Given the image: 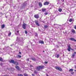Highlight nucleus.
Instances as JSON below:
<instances>
[{
    "label": "nucleus",
    "instance_id": "412c9836",
    "mask_svg": "<svg viewBox=\"0 0 76 76\" xmlns=\"http://www.w3.org/2000/svg\"><path fill=\"white\" fill-rule=\"evenodd\" d=\"M58 10L60 12H61V11L62 10V9L60 8V9H59Z\"/></svg>",
    "mask_w": 76,
    "mask_h": 76
},
{
    "label": "nucleus",
    "instance_id": "1a4fd4ad",
    "mask_svg": "<svg viewBox=\"0 0 76 76\" xmlns=\"http://www.w3.org/2000/svg\"><path fill=\"white\" fill-rule=\"evenodd\" d=\"M70 39L71 40V41H74L75 42H76V40L74 38H70Z\"/></svg>",
    "mask_w": 76,
    "mask_h": 76
},
{
    "label": "nucleus",
    "instance_id": "b1692460",
    "mask_svg": "<svg viewBox=\"0 0 76 76\" xmlns=\"http://www.w3.org/2000/svg\"><path fill=\"white\" fill-rule=\"evenodd\" d=\"M0 61H3V59L1 57H0Z\"/></svg>",
    "mask_w": 76,
    "mask_h": 76
},
{
    "label": "nucleus",
    "instance_id": "473e14b6",
    "mask_svg": "<svg viewBox=\"0 0 76 76\" xmlns=\"http://www.w3.org/2000/svg\"><path fill=\"white\" fill-rule=\"evenodd\" d=\"M24 76H28V75L26 74H24Z\"/></svg>",
    "mask_w": 76,
    "mask_h": 76
},
{
    "label": "nucleus",
    "instance_id": "864d4df0",
    "mask_svg": "<svg viewBox=\"0 0 76 76\" xmlns=\"http://www.w3.org/2000/svg\"><path fill=\"white\" fill-rule=\"evenodd\" d=\"M16 35H17V34H16Z\"/></svg>",
    "mask_w": 76,
    "mask_h": 76
},
{
    "label": "nucleus",
    "instance_id": "a878e982",
    "mask_svg": "<svg viewBox=\"0 0 76 76\" xmlns=\"http://www.w3.org/2000/svg\"><path fill=\"white\" fill-rule=\"evenodd\" d=\"M69 22H72L73 21V20L72 19H70L69 20Z\"/></svg>",
    "mask_w": 76,
    "mask_h": 76
},
{
    "label": "nucleus",
    "instance_id": "f8f14e48",
    "mask_svg": "<svg viewBox=\"0 0 76 76\" xmlns=\"http://www.w3.org/2000/svg\"><path fill=\"white\" fill-rule=\"evenodd\" d=\"M72 32L73 33V34H75V32H76V31H75V30L72 29Z\"/></svg>",
    "mask_w": 76,
    "mask_h": 76
},
{
    "label": "nucleus",
    "instance_id": "9d476101",
    "mask_svg": "<svg viewBox=\"0 0 76 76\" xmlns=\"http://www.w3.org/2000/svg\"><path fill=\"white\" fill-rule=\"evenodd\" d=\"M39 6L40 7H42V3H41V2L39 3Z\"/></svg>",
    "mask_w": 76,
    "mask_h": 76
},
{
    "label": "nucleus",
    "instance_id": "de8ad7c7",
    "mask_svg": "<svg viewBox=\"0 0 76 76\" xmlns=\"http://www.w3.org/2000/svg\"><path fill=\"white\" fill-rule=\"evenodd\" d=\"M0 65H2V63H1V64H0Z\"/></svg>",
    "mask_w": 76,
    "mask_h": 76
},
{
    "label": "nucleus",
    "instance_id": "a18cd8bd",
    "mask_svg": "<svg viewBox=\"0 0 76 76\" xmlns=\"http://www.w3.org/2000/svg\"><path fill=\"white\" fill-rule=\"evenodd\" d=\"M32 76H34V74H32Z\"/></svg>",
    "mask_w": 76,
    "mask_h": 76
},
{
    "label": "nucleus",
    "instance_id": "423d86ee",
    "mask_svg": "<svg viewBox=\"0 0 76 76\" xmlns=\"http://www.w3.org/2000/svg\"><path fill=\"white\" fill-rule=\"evenodd\" d=\"M68 48L67 49V50L68 51H70V50H71V47H70V45H69V46H68Z\"/></svg>",
    "mask_w": 76,
    "mask_h": 76
},
{
    "label": "nucleus",
    "instance_id": "ea45409f",
    "mask_svg": "<svg viewBox=\"0 0 76 76\" xmlns=\"http://www.w3.org/2000/svg\"><path fill=\"white\" fill-rule=\"evenodd\" d=\"M29 61V58H28L27 59V61Z\"/></svg>",
    "mask_w": 76,
    "mask_h": 76
},
{
    "label": "nucleus",
    "instance_id": "37998d69",
    "mask_svg": "<svg viewBox=\"0 0 76 76\" xmlns=\"http://www.w3.org/2000/svg\"><path fill=\"white\" fill-rule=\"evenodd\" d=\"M25 5H25V4H24V5H23V7H24V6H25Z\"/></svg>",
    "mask_w": 76,
    "mask_h": 76
},
{
    "label": "nucleus",
    "instance_id": "39448f33",
    "mask_svg": "<svg viewBox=\"0 0 76 76\" xmlns=\"http://www.w3.org/2000/svg\"><path fill=\"white\" fill-rule=\"evenodd\" d=\"M10 62L11 63H13V64H15V61L13 60H11L10 61Z\"/></svg>",
    "mask_w": 76,
    "mask_h": 76
},
{
    "label": "nucleus",
    "instance_id": "bb28decb",
    "mask_svg": "<svg viewBox=\"0 0 76 76\" xmlns=\"http://www.w3.org/2000/svg\"><path fill=\"white\" fill-rule=\"evenodd\" d=\"M45 28H48V26L45 25L44 26Z\"/></svg>",
    "mask_w": 76,
    "mask_h": 76
},
{
    "label": "nucleus",
    "instance_id": "79ce46f5",
    "mask_svg": "<svg viewBox=\"0 0 76 76\" xmlns=\"http://www.w3.org/2000/svg\"><path fill=\"white\" fill-rule=\"evenodd\" d=\"M73 73H74V72H72L71 73L72 75H73Z\"/></svg>",
    "mask_w": 76,
    "mask_h": 76
},
{
    "label": "nucleus",
    "instance_id": "2f4dec72",
    "mask_svg": "<svg viewBox=\"0 0 76 76\" xmlns=\"http://www.w3.org/2000/svg\"><path fill=\"white\" fill-rule=\"evenodd\" d=\"M45 15H48V12H46L44 13Z\"/></svg>",
    "mask_w": 76,
    "mask_h": 76
},
{
    "label": "nucleus",
    "instance_id": "c9c22d12",
    "mask_svg": "<svg viewBox=\"0 0 76 76\" xmlns=\"http://www.w3.org/2000/svg\"><path fill=\"white\" fill-rule=\"evenodd\" d=\"M74 28H75V29H76V26H75Z\"/></svg>",
    "mask_w": 76,
    "mask_h": 76
},
{
    "label": "nucleus",
    "instance_id": "ddd939ff",
    "mask_svg": "<svg viewBox=\"0 0 76 76\" xmlns=\"http://www.w3.org/2000/svg\"><path fill=\"white\" fill-rule=\"evenodd\" d=\"M15 68L17 70H19V67L17 65L15 66Z\"/></svg>",
    "mask_w": 76,
    "mask_h": 76
},
{
    "label": "nucleus",
    "instance_id": "6ab92c4d",
    "mask_svg": "<svg viewBox=\"0 0 76 76\" xmlns=\"http://www.w3.org/2000/svg\"><path fill=\"white\" fill-rule=\"evenodd\" d=\"M31 60H33V61H36V59H35V58H34L31 59Z\"/></svg>",
    "mask_w": 76,
    "mask_h": 76
},
{
    "label": "nucleus",
    "instance_id": "c85d7f7f",
    "mask_svg": "<svg viewBox=\"0 0 76 76\" xmlns=\"http://www.w3.org/2000/svg\"><path fill=\"white\" fill-rule=\"evenodd\" d=\"M34 73L35 74H37V72L36 71H34Z\"/></svg>",
    "mask_w": 76,
    "mask_h": 76
},
{
    "label": "nucleus",
    "instance_id": "f704fd0d",
    "mask_svg": "<svg viewBox=\"0 0 76 76\" xmlns=\"http://www.w3.org/2000/svg\"><path fill=\"white\" fill-rule=\"evenodd\" d=\"M61 1L62 2H64V0H61Z\"/></svg>",
    "mask_w": 76,
    "mask_h": 76
},
{
    "label": "nucleus",
    "instance_id": "a19ab883",
    "mask_svg": "<svg viewBox=\"0 0 76 76\" xmlns=\"http://www.w3.org/2000/svg\"><path fill=\"white\" fill-rule=\"evenodd\" d=\"M74 54H76V52H74Z\"/></svg>",
    "mask_w": 76,
    "mask_h": 76
},
{
    "label": "nucleus",
    "instance_id": "9b49d317",
    "mask_svg": "<svg viewBox=\"0 0 76 76\" xmlns=\"http://www.w3.org/2000/svg\"><path fill=\"white\" fill-rule=\"evenodd\" d=\"M39 42L40 44H44V41L42 40H40L39 41Z\"/></svg>",
    "mask_w": 76,
    "mask_h": 76
},
{
    "label": "nucleus",
    "instance_id": "a211bd4d",
    "mask_svg": "<svg viewBox=\"0 0 76 76\" xmlns=\"http://www.w3.org/2000/svg\"><path fill=\"white\" fill-rule=\"evenodd\" d=\"M45 10H46V9H44L43 8L42 9V12H44Z\"/></svg>",
    "mask_w": 76,
    "mask_h": 76
},
{
    "label": "nucleus",
    "instance_id": "4468645a",
    "mask_svg": "<svg viewBox=\"0 0 76 76\" xmlns=\"http://www.w3.org/2000/svg\"><path fill=\"white\" fill-rule=\"evenodd\" d=\"M14 64H15V65H18L19 64L18 63V62L17 61L14 62Z\"/></svg>",
    "mask_w": 76,
    "mask_h": 76
},
{
    "label": "nucleus",
    "instance_id": "f3484780",
    "mask_svg": "<svg viewBox=\"0 0 76 76\" xmlns=\"http://www.w3.org/2000/svg\"><path fill=\"white\" fill-rule=\"evenodd\" d=\"M9 32L10 33H8V36L9 37H10V36L11 35V32H10V31H9Z\"/></svg>",
    "mask_w": 76,
    "mask_h": 76
},
{
    "label": "nucleus",
    "instance_id": "f03ea898",
    "mask_svg": "<svg viewBox=\"0 0 76 76\" xmlns=\"http://www.w3.org/2000/svg\"><path fill=\"white\" fill-rule=\"evenodd\" d=\"M55 69H56V70H59L60 72H61V71H62V69L60 67L56 66L55 67Z\"/></svg>",
    "mask_w": 76,
    "mask_h": 76
},
{
    "label": "nucleus",
    "instance_id": "4be33fe9",
    "mask_svg": "<svg viewBox=\"0 0 76 76\" xmlns=\"http://www.w3.org/2000/svg\"><path fill=\"white\" fill-rule=\"evenodd\" d=\"M75 55L74 54H73V55H72V58H74V57H75Z\"/></svg>",
    "mask_w": 76,
    "mask_h": 76
},
{
    "label": "nucleus",
    "instance_id": "3c124183",
    "mask_svg": "<svg viewBox=\"0 0 76 76\" xmlns=\"http://www.w3.org/2000/svg\"><path fill=\"white\" fill-rule=\"evenodd\" d=\"M75 69H76V66L75 67Z\"/></svg>",
    "mask_w": 76,
    "mask_h": 76
},
{
    "label": "nucleus",
    "instance_id": "5701e85b",
    "mask_svg": "<svg viewBox=\"0 0 76 76\" xmlns=\"http://www.w3.org/2000/svg\"><path fill=\"white\" fill-rule=\"evenodd\" d=\"M69 72H73V69H71L69 70Z\"/></svg>",
    "mask_w": 76,
    "mask_h": 76
},
{
    "label": "nucleus",
    "instance_id": "aec40b11",
    "mask_svg": "<svg viewBox=\"0 0 76 76\" xmlns=\"http://www.w3.org/2000/svg\"><path fill=\"white\" fill-rule=\"evenodd\" d=\"M20 38L17 37V41H20Z\"/></svg>",
    "mask_w": 76,
    "mask_h": 76
},
{
    "label": "nucleus",
    "instance_id": "4c0bfd02",
    "mask_svg": "<svg viewBox=\"0 0 76 76\" xmlns=\"http://www.w3.org/2000/svg\"><path fill=\"white\" fill-rule=\"evenodd\" d=\"M59 26H61V27H62V26L60 25H58Z\"/></svg>",
    "mask_w": 76,
    "mask_h": 76
},
{
    "label": "nucleus",
    "instance_id": "7ed1b4c3",
    "mask_svg": "<svg viewBox=\"0 0 76 76\" xmlns=\"http://www.w3.org/2000/svg\"><path fill=\"white\" fill-rule=\"evenodd\" d=\"M35 23L37 26H39V23H38V21L36 20L35 21Z\"/></svg>",
    "mask_w": 76,
    "mask_h": 76
},
{
    "label": "nucleus",
    "instance_id": "c756f323",
    "mask_svg": "<svg viewBox=\"0 0 76 76\" xmlns=\"http://www.w3.org/2000/svg\"><path fill=\"white\" fill-rule=\"evenodd\" d=\"M19 30L18 31H17V33H18V34H19V35H20V34H19Z\"/></svg>",
    "mask_w": 76,
    "mask_h": 76
},
{
    "label": "nucleus",
    "instance_id": "58836bf2",
    "mask_svg": "<svg viewBox=\"0 0 76 76\" xmlns=\"http://www.w3.org/2000/svg\"><path fill=\"white\" fill-rule=\"evenodd\" d=\"M19 54H21V52H19Z\"/></svg>",
    "mask_w": 76,
    "mask_h": 76
},
{
    "label": "nucleus",
    "instance_id": "20e7f679",
    "mask_svg": "<svg viewBox=\"0 0 76 76\" xmlns=\"http://www.w3.org/2000/svg\"><path fill=\"white\" fill-rule=\"evenodd\" d=\"M26 24L25 23L23 24L22 26L23 29H25L26 28Z\"/></svg>",
    "mask_w": 76,
    "mask_h": 76
},
{
    "label": "nucleus",
    "instance_id": "0eeeda50",
    "mask_svg": "<svg viewBox=\"0 0 76 76\" xmlns=\"http://www.w3.org/2000/svg\"><path fill=\"white\" fill-rule=\"evenodd\" d=\"M34 17L36 19H38L39 18V15H34Z\"/></svg>",
    "mask_w": 76,
    "mask_h": 76
},
{
    "label": "nucleus",
    "instance_id": "6e6552de",
    "mask_svg": "<svg viewBox=\"0 0 76 76\" xmlns=\"http://www.w3.org/2000/svg\"><path fill=\"white\" fill-rule=\"evenodd\" d=\"M44 4L45 5H48V4H49V2L47 1L45 2V3H44Z\"/></svg>",
    "mask_w": 76,
    "mask_h": 76
},
{
    "label": "nucleus",
    "instance_id": "e433bc0d",
    "mask_svg": "<svg viewBox=\"0 0 76 76\" xmlns=\"http://www.w3.org/2000/svg\"><path fill=\"white\" fill-rule=\"evenodd\" d=\"M47 63H48V62L46 61L45 62V64H47Z\"/></svg>",
    "mask_w": 76,
    "mask_h": 76
},
{
    "label": "nucleus",
    "instance_id": "cd10ccee",
    "mask_svg": "<svg viewBox=\"0 0 76 76\" xmlns=\"http://www.w3.org/2000/svg\"><path fill=\"white\" fill-rule=\"evenodd\" d=\"M18 76H23V75L22 74H18Z\"/></svg>",
    "mask_w": 76,
    "mask_h": 76
},
{
    "label": "nucleus",
    "instance_id": "8fccbe9b",
    "mask_svg": "<svg viewBox=\"0 0 76 76\" xmlns=\"http://www.w3.org/2000/svg\"><path fill=\"white\" fill-rule=\"evenodd\" d=\"M11 46H13V45H11Z\"/></svg>",
    "mask_w": 76,
    "mask_h": 76
},
{
    "label": "nucleus",
    "instance_id": "c03bdc74",
    "mask_svg": "<svg viewBox=\"0 0 76 76\" xmlns=\"http://www.w3.org/2000/svg\"><path fill=\"white\" fill-rule=\"evenodd\" d=\"M20 41H23V38H22V40Z\"/></svg>",
    "mask_w": 76,
    "mask_h": 76
},
{
    "label": "nucleus",
    "instance_id": "603ef678",
    "mask_svg": "<svg viewBox=\"0 0 76 76\" xmlns=\"http://www.w3.org/2000/svg\"><path fill=\"white\" fill-rule=\"evenodd\" d=\"M43 52H45L44 50H43Z\"/></svg>",
    "mask_w": 76,
    "mask_h": 76
},
{
    "label": "nucleus",
    "instance_id": "72a5a7b5",
    "mask_svg": "<svg viewBox=\"0 0 76 76\" xmlns=\"http://www.w3.org/2000/svg\"><path fill=\"white\" fill-rule=\"evenodd\" d=\"M35 36L36 37H38V34L37 33L35 34Z\"/></svg>",
    "mask_w": 76,
    "mask_h": 76
},
{
    "label": "nucleus",
    "instance_id": "f257e3e1",
    "mask_svg": "<svg viewBox=\"0 0 76 76\" xmlns=\"http://www.w3.org/2000/svg\"><path fill=\"white\" fill-rule=\"evenodd\" d=\"M44 68V66H37V70L38 71H39L41 69H43Z\"/></svg>",
    "mask_w": 76,
    "mask_h": 76
},
{
    "label": "nucleus",
    "instance_id": "49530a36",
    "mask_svg": "<svg viewBox=\"0 0 76 76\" xmlns=\"http://www.w3.org/2000/svg\"><path fill=\"white\" fill-rule=\"evenodd\" d=\"M30 67H32V65H30Z\"/></svg>",
    "mask_w": 76,
    "mask_h": 76
},
{
    "label": "nucleus",
    "instance_id": "09e8293b",
    "mask_svg": "<svg viewBox=\"0 0 76 76\" xmlns=\"http://www.w3.org/2000/svg\"><path fill=\"white\" fill-rule=\"evenodd\" d=\"M46 76H48V75H46Z\"/></svg>",
    "mask_w": 76,
    "mask_h": 76
},
{
    "label": "nucleus",
    "instance_id": "2eb2a0df",
    "mask_svg": "<svg viewBox=\"0 0 76 76\" xmlns=\"http://www.w3.org/2000/svg\"><path fill=\"white\" fill-rule=\"evenodd\" d=\"M4 27H5V25H4V24H3L1 26V28L2 29H3V28H4Z\"/></svg>",
    "mask_w": 76,
    "mask_h": 76
},
{
    "label": "nucleus",
    "instance_id": "7c9ffc66",
    "mask_svg": "<svg viewBox=\"0 0 76 76\" xmlns=\"http://www.w3.org/2000/svg\"><path fill=\"white\" fill-rule=\"evenodd\" d=\"M25 34H28V32H27V31H25Z\"/></svg>",
    "mask_w": 76,
    "mask_h": 76
},
{
    "label": "nucleus",
    "instance_id": "dca6fc26",
    "mask_svg": "<svg viewBox=\"0 0 76 76\" xmlns=\"http://www.w3.org/2000/svg\"><path fill=\"white\" fill-rule=\"evenodd\" d=\"M21 56L18 55L17 56V58H21Z\"/></svg>",
    "mask_w": 76,
    "mask_h": 76
},
{
    "label": "nucleus",
    "instance_id": "393cba45",
    "mask_svg": "<svg viewBox=\"0 0 76 76\" xmlns=\"http://www.w3.org/2000/svg\"><path fill=\"white\" fill-rule=\"evenodd\" d=\"M60 57V56L58 54H57V56L56 57L58 58V57Z\"/></svg>",
    "mask_w": 76,
    "mask_h": 76
}]
</instances>
